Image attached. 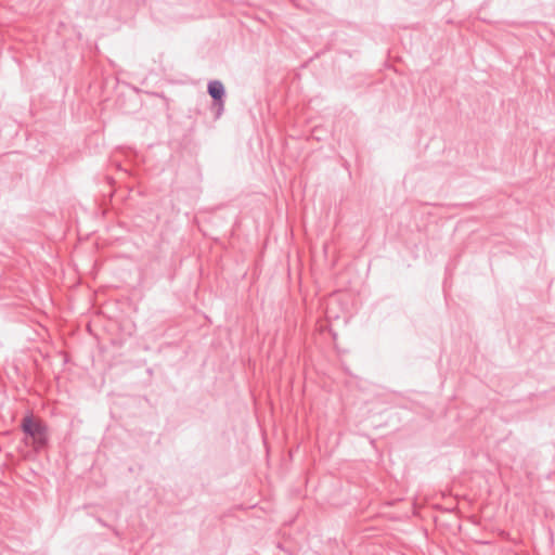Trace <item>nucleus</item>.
<instances>
[{
  "label": "nucleus",
  "mask_w": 555,
  "mask_h": 555,
  "mask_svg": "<svg viewBox=\"0 0 555 555\" xmlns=\"http://www.w3.org/2000/svg\"><path fill=\"white\" fill-rule=\"evenodd\" d=\"M208 92L215 100H220L224 93L223 85L220 81H211L208 86Z\"/></svg>",
  "instance_id": "f03ea898"
},
{
  "label": "nucleus",
  "mask_w": 555,
  "mask_h": 555,
  "mask_svg": "<svg viewBox=\"0 0 555 555\" xmlns=\"http://www.w3.org/2000/svg\"><path fill=\"white\" fill-rule=\"evenodd\" d=\"M22 429L26 435V442L39 450L47 443V428L39 418L26 416L22 423Z\"/></svg>",
  "instance_id": "f257e3e1"
}]
</instances>
